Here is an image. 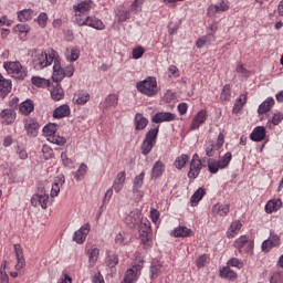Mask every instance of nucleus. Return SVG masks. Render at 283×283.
I'll use <instances>...</instances> for the list:
<instances>
[{
    "label": "nucleus",
    "instance_id": "nucleus-1",
    "mask_svg": "<svg viewBox=\"0 0 283 283\" xmlns=\"http://www.w3.org/2000/svg\"><path fill=\"white\" fill-rule=\"evenodd\" d=\"M54 59H56V51L54 49H46L44 51L38 50L32 52V65L36 71L50 67Z\"/></svg>",
    "mask_w": 283,
    "mask_h": 283
},
{
    "label": "nucleus",
    "instance_id": "nucleus-2",
    "mask_svg": "<svg viewBox=\"0 0 283 283\" xmlns=\"http://www.w3.org/2000/svg\"><path fill=\"white\" fill-rule=\"evenodd\" d=\"M136 90L149 98L156 96L158 92H160V87H158V81L154 76H148L144 81L137 82Z\"/></svg>",
    "mask_w": 283,
    "mask_h": 283
},
{
    "label": "nucleus",
    "instance_id": "nucleus-3",
    "mask_svg": "<svg viewBox=\"0 0 283 283\" xmlns=\"http://www.w3.org/2000/svg\"><path fill=\"white\" fill-rule=\"evenodd\" d=\"M143 264H144L143 256H140V254H137L136 259L132 264V268L126 271L125 277L122 281V283L137 282L138 277H140V272L143 271Z\"/></svg>",
    "mask_w": 283,
    "mask_h": 283
},
{
    "label": "nucleus",
    "instance_id": "nucleus-4",
    "mask_svg": "<svg viewBox=\"0 0 283 283\" xmlns=\"http://www.w3.org/2000/svg\"><path fill=\"white\" fill-rule=\"evenodd\" d=\"M3 67L7 74H9V76H11L12 78H18L19 81H23V78L28 76V71L23 67V65H21V62L19 61L4 62Z\"/></svg>",
    "mask_w": 283,
    "mask_h": 283
},
{
    "label": "nucleus",
    "instance_id": "nucleus-5",
    "mask_svg": "<svg viewBox=\"0 0 283 283\" xmlns=\"http://www.w3.org/2000/svg\"><path fill=\"white\" fill-rule=\"evenodd\" d=\"M233 158V155L231 153H226L222 158L219 160L210 159L208 161V169L210 174H218L220 169H227L229 167V163H231V159Z\"/></svg>",
    "mask_w": 283,
    "mask_h": 283
},
{
    "label": "nucleus",
    "instance_id": "nucleus-6",
    "mask_svg": "<svg viewBox=\"0 0 283 283\" xmlns=\"http://www.w3.org/2000/svg\"><path fill=\"white\" fill-rule=\"evenodd\" d=\"M234 247L239 253H242V249L247 247V253H253V241H249V237L242 235L234 241Z\"/></svg>",
    "mask_w": 283,
    "mask_h": 283
},
{
    "label": "nucleus",
    "instance_id": "nucleus-7",
    "mask_svg": "<svg viewBox=\"0 0 283 283\" xmlns=\"http://www.w3.org/2000/svg\"><path fill=\"white\" fill-rule=\"evenodd\" d=\"M143 218V213L140 210L135 209L124 217V221L128 227H136L140 222V219Z\"/></svg>",
    "mask_w": 283,
    "mask_h": 283
},
{
    "label": "nucleus",
    "instance_id": "nucleus-8",
    "mask_svg": "<svg viewBox=\"0 0 283 283\" xmlns=\"http://www.w3.org/2000/svg\"><path fill=\"white\" fill-rule=\"evenodd\" d=\"M90 229V223H85L84 226H82L77 231H75L73 235V241L76 242V244H83V242H85V240L87 239Z\"/></svg>",
    "mask_w": 283,
    "mask_h": 283
},
{
    "label": "nucleus",
    "instance_id": "nucleus-9",
    "mask_svg": "<svg viewBox=\"0 0 283 283\" xmlns=\"http://www.w3.org/2000/svg\"><path fill=\"white\" fill-rule=\"evenodd\" d=\"M48 202H50V195L48 193H35L31 198L32 207H42V209H48Z\"/></svg>",
    "mask_w": 283,
    "mask_h": 283
},
{
    "label": "nucleus",
    "instance_id": "nucleus-10",
    "mask_svg": "<svg viewBox=\"0 0 283 283\" xmlns=\"http://www.w3.org/2000/svg\"><path fill=\"white\" fill-rule=\"evenodd\" d=\"M172 120H176V115L169 112H159L151 117V123L157 125L160 123H171Z\"/></svg>",
    "mask_w": 283,
    "mask_h": 283
},
{
    "label": "nucleus",
    "instance_id": "nucleus-11",
    "mask_svg": "<svg viewBox=\"0 0 283 283\" xmlns=\"http://www.w3.org/2000/svg\"><path fill=\"white\" fill-rule=\"evenodd\" d=\"M280 245V235L272 234L268 240H264L262 242L261 249L264 251V253H269L271 249Z\"/></svg>",
    "mask_w": 283,
    "mask_h": 283
},
{
    "label": "nucleus",
    "instance_id": "nucleus-12",
    "mask_svg": "<svg viewBox=\"0 0 283 283\" xmlns=\"http://www.w3.org/2000/svg\"><path fill=\"white\" fill-rule=\"evenodd\" d=\"M207 120V111L201 109L197 115L193 117L190 129L195 132L196 129H200L201 125H205Z\"/></svg>",
    "mask_w": 283,
    "mask_h": 283
},
{
    "label": "nucleus",
    "instance_id": "nucleus-13",
    "mask_svg": "<svg viewBox=\"0 0 283 283\" xmlns=\"http://www.w3.org/2000/svg\"><path fill=\"white\" fill-rule=\"evenodd\" d=\"M24 129L27 130L28 136L31 138H36L39 134V123L32 118H29L24 123Z\"/></svg>",
    "mask_w": 283,
    "mask_h": 283
},
{
    "label": "nucleus",
    "instance_id": "nucleus-14",
    "mask_svg": "<svg viewBox=\"0 0 283 283\" xmlns=\"http://www.w3.org/2000/svg\"><path fill=\"white\" fill-rule=\"evenodd\" d=\"M14 253L17 258L15 271H21L25 268V258H23V249L20 244H14Z\"/></svg>",
    "mask_w": 283,
    "mask_h": 283
},
{
    "label": "nucleus",
    "instance_id": "nucleus-15",
    "mask_svg": "<svg viewBox=\"0 0 283 283\" xmlns=\"http://www.w3.org/2000/svg\"><path fill=\"white\" fill-rule=\"evenodd\" d=\"M63 185H65V176L60 175L55 178L52 187H51V198H56V196H59V193H61V187H63Z\"/></svg>",
    "mask_w": 283,
    "mask_h": 283
},
{
    "label": "nucleus",
    "instance_id": "nucleus-16",
    "mask_svg": "<svg viewBox=\"0 0 283 283\" xmlns=\"http://www.w3.org/2000/svg\"><path fill=\"white\" fill-rule=\"evenodd\" d=\"M125 180H127V174L125 171L118 172L113 182V189L116 193H120V191H123Z\"/></svg>",
    "mask_w": 283,
    "mask_h": 283
},
{
    "label": "nucleus",
    "instance_id": "nucleus-17",
    "mask_svg": "<svg viewBox=\"0 0 283 283\" xmlns=\"http://www.w3.org/2000/svg\"><path fill=\"white\" fill-rule=\"evenodd\" d=\"M250 138L254 143H262V140L266 138V128H264L263 126L255 127L252 130Z\"/></svg>",
    "mask_w": 283,
    "mask_h": 283
},
{
    "label": "nucleus",
    "instance_id": "nucleus-18",
    "mask_svg": "<svg viewBox=\"0 0 283 283\" xmlns=\"http://www.w3.org/2000/svg\"><path fill=\"white\" fill-rule=\"evenodd\" d=\"M229 10V2L226 0H221L217 4H211L208 8V14L212 15L216 14L217 12H227Z\"/></svg>",
    "mask_w": 283,
    "mask_h": 283
},
{
    "label": "nucleus",
    "instance_id": "nucleus-19",
    "mask_svg": "<svg viewBox=\"0 0 283 283\" xmlns=\"http://www.w3.org/2000/svg\"><path fill=\"white\" fill-rule=\"evenodd\" d=\"M4 125H12L17 120V113L12 108H6L0 114Z\"/></svg>",
    "mask_w": 283,
    "mask_h": 283
},
{
    "label": "nucleus",
    "instance_id": "nucleus-20",
    "mask_svg": "<svg viewBox=\"0 0 283 283\" xmlns=\"http://www.w3.org/2000/svg\"><path fill=\"white\" fill-rule=\"evenodd\" d=\"M134 123L136 132H142L143 129H145V127H147V125H149V119L147 117H144L143 114L137 113L135 115Z\"/></svg>",
    "mask_w": 283,
    "mask_h": 283
},
{
    "label": "nucleus",
    "instance_id": "nucleus-21",
    "mask_svg": "<svg viewBox=\"0 0 283 283\" xmlns=\"http://www.w3.org/2000/svg\"><path fill=\"white\" fill-rule=\"evenodd\" d=\"M101 255V250L96 245H92L87 250L88 264L90 266H94L96 262H98V256Z\"/></svg>",
    "mask_w": 283,
    "mask_h": 283
},
{
    "label": "nucleus",
    "instance_id": "nucleus-22",
    "mask_svg": "<svg viewBox=\"0 0 283 283\" xmlns=\"http://www.w3.org/2000/svg\"><path fill=\"white\" fill-rule=\"evenodd\" d=\"M88 28H93L94 30H105V23L103 20L96 17H86V24Z\"/></svg>",
    "mask_w": 283,
    "mask_h": 283
},
{
    "label": "nucleus",
    "instance_id": "nucleus-23",
    "mask_svg": "<svg viewBox=\"0 0 283 283\" xmlns=\"http://www.w3.org/2000/svg\"><path fill=\"white\" fill-rule=\"evenodd\" d=\"M12 90V81L3 78L0 74V95L8 96Z\"/></svg>",
    "mask_w": 283,
    "mask_h": 283
},
{
    "label": "nucleus",
    "instance_id": "nucleus-24",
    "mask_svg": "<svg viewBox=\"0 0 283 283\" xmlns=\"http://www.w3.org/2000/svg\"><path fill=\"white\" fill-rule=\"evenodd\" d=\"M73 10L77 14H83L84 12H90L92 10V0L82 1L73 6Z\"/></svg>",
    "mask_w": 283,
    "mask_h": 283
},
{
    "label": "nucleus",
    "instance_id": "nucleus-25",
    "mask_svg": "<svg viewBox=\"0 0 283 283\" xmlns=\"http://www.w3.org/2000/svg\"><path fill=\"white\" fill-rule=\"evenodd\" d=\"M70 106L67 104H63L54 109L53 118H66V116H70Z\"/></svg>",
    "mask_w": 283,
    "mask_h": 283
},
{
    "label": "nucleus",
    "instance_id": "nucleus-26",
    "mask_svg": "<svg viewBox=\"0 0 283 283\" xmlns=\"http://www.w3.org/2000/svg\"><path fill=\"white\" fill-rule=\"evenodd\" d=\"M19 109L23 116H30L34 112V103H32V99H25L20 104Z\"/></svg>",
    "mask_w": 283,
    "mask_h": 283
},
{
    "label": "nucleus",
    "instance_id": "nucleus-27",
    "mask_svg": "<svg viewBox=\"0 0 283 283\" xmlns=\"http://www.w3.org/2000/svg\"><path fill=\"white\" fill-rule=\"evenodd\" d=\"M282 208V199H272L266 202L265 211L268 213H274V211H279Z\"/></svg>",
    "mask_w": 283,
    "mask_h": 283
},
{
    "label": "nucleus",
    "instance_id": "nucleus-28",
    "mask_svg": "<svg viewBox=\"0 0 283 283\" xmlns=\"http://www.w3.org/2000/svg\"><path fill=\"white\" fill-rule=\"evenodd\" d=\"M229 205L227 203H217L212 207V213L213 216H221L224 217L229 213Z\"/></svg>",
    "mask_w": 283,
    "mask_h": 283
},
{
    "label": "nucleus",
    "instance_id": "nucleus-29",
    "mask_svg": "<svg viewBox=\"0 0 283 283\" xmlns=\"http://www.w3.org/2000/svg\"><path fill=\"white\" fill-rule=\"evenodd\" d=\"M273 105H275V99H273V97H268L260 104L258 114H266V112H271V107H273Z\"/></svg>",
    "mask_w": 283,
    "mask_h": 283
},
{
    "label": "nucleus",
    "instance_id": "nucleus-30",
    "mask_svg": "<svg viewBox=\"0 0 283 283\" xmlns=\"http://www.w3.org/2000/svg\"><path fill=\"white\" fill-rule=\"evenodd\" d=\"M165 174V164L160 160L156 161L151 169V178H160Z\"/></svg>",
    "mask_w": 283,
    "mask_h": 283
},
{
    "label": "nucleus",
    "instance_id": "nucleus-31",
    "mask_svg": "<svg viewBox=\"0 0 283 283\" xmlns=\"http://www.w3.org/2000/svg\"><path fill=\"white\" fill-rule=\"evenodd\" d=\"M200 171H202V164L190 163L188 178H190L191 180H196V178L200 176Z\"/></svg>",
    "mask_w": 283,
    "mask_h": 283
},
{
    "label": "nucleus",
    "instance_id": "nucleus-32",
    "mask_svg": "<svg viewBox=\"0 0 283 283\" xmlns=\"http://www.w3.org/2000/svg\"><path fill=\"white\" fill-rule=\"evenodd\" d=\"M33 15L34 11L32 9H23L18 12V20L21 21V23H25V21H30Z\"/></svg>",
    "mask_w": 283,
    "mask_h": 283
},
{
    "label": "nucleus",
    "instance_id": "nucleus-33",
    "mask_svg": "<svg viewBox=\"0 0 283 283\" xmlns=\"http://www.w3.org/2000/svg\"><path fill=\"white\" fill-rule=\"evenodd\" d=\"M189 235H191V229H189L185 226H179L178 228H175V230H174L175 238H189Z\"/></svg>",
    "mask_w": 283,
    "mask_h": 283
},
{
    "label": "nucleus",
    "instance_id": "nucleus-34",
    "mask_svg": "<svg viewBox=\"0 0 283 283\" xmlns=\"http://www.w3.org/2000/svg\"><path fill=\"white\" fill-rule=\"evenodd\" d=\"M118 105V95L116 94H109L103 104V107L105 109H109V107H116Z\"/></svg>",
    "mask_w": 283,
    "mask_h": 283
},
{
    "label": "nucleus",
    "instance_id": "nucleus-35",
    "mask_svg": "<svg viewBox=\"0 0 283 283\" xmlns=\"http://www.w3.org/2000/svg\"><path fill=\"white\" fill-rule=\"evenodd\" d=\"M137 224H139V234L151 233V223L147 220V218L142 217Z\"/></svg>",
    "mask_w": 283,
    "mask_h": 283
},
{
    "label": "nucleus",
    "instance_id": "nucleus-36",
    "mask_svg": "<svg viewBox=\"0 0 283 283\" xmlns=\"http://www.w3.org/2000/svg\"><path fill=\"white\" fill-rule=\"evenodd\" d=\"M240 229H242V222L240 220L233 221L228 231V238H235Z\"/></svg>",
    "mask_w": 283,
    "mask_h": 283
},
{
    "label": "nucleus",
    "instance_id": "nucleus-37",
    "mask_svg": "<svg viewBox=\"0 0 283 283\" xmlns=\"http://www.w3.org/2000/svg\"><path fill=\"white\" fill-rule=\"evenodd\" d=\"M220 276L224 280H235L238 277V274L231 270V268L226 266L220 271Z\"/></svg>",
    "mask_w": 283,
    "mask_h": 283
},
{
    "label": "nucleus",
    "instance_id": "nucleus-38",
    "mask_svg": "<svg viewBox=\"0 0 283 283\" xmlns=\"http://www.w3.org/2000/svg\"><path fill=\"white\" fill-rule=\"evenodd\" d=\"M140 242L144 244V249H149L154 241L151 240V232H145L139 234Z\"/></svg>",
    "mask_w": 283,
    "mask_h": 283
},
{
    "label": "nucleus",
    "instance_id": "nucleus-39",
    "mask_svg": "<svg viewBox=\"0 0 283 283\" xmlns=\"http://www.w3.org/2000/svg\"><path fill=\"white\" fill-rule=\"evenodd\" d=\"M73 99L75 101V103H77V105H85V103H87V101H90V93L80 92V93L75 94Z\"/></svg>",
    "mask_w": 283,
    "mask_h": 283
},
{
    "label": "nucleus",
    "instance_id": "nucleus-40",
    "mask_svg": "<svg viewBox=\"0 0 283 283\" xmlns=\"http://www.w3.org/2000/svg\"><path fill=\"white\" fill-rule=\"evenodd\" d=\"M158 132H159V126H155L154 128H150L146 133L145 139L156 144V140L158 138Z\"/></svg>",
    "mask_w": 283,
    "mask_h": 283
},
{
    "label": "nucleus",
    "instance_id": "nucleus-41",
    "mask_svg": "<svg viewBox=\"0 0 283 283\" xmlns=\"http://www.w3.org/2000/svg\"><path fill=\"white\" fill-rule=\"evenodd\" d=\"M116 17H117V20L120 23H123L127 19H129V11H127V9H125V7H118L116 10Z\"/></svg>",
    "mask_w": 283,
    "mask_h": 283
},
{
    "label": "nucleus",
    "instance_id": "nucleus-42",
    "mask_svg": "<svg viewBox=\"0 0 283 283\" xmlns=\"http://www.w3.org/2000/svg\"><path fill=\"white\" fill-rule=\"evenodd\" d=\"M247 103V94L240 95V97L237 99V103L233 106V114H239V112L244 107V104Z\"/></svg>",
    "mask_w": 283,
    "mask_h": 283
},
{
    "label": "nucleus",
    "instance_id": "nucleus-43",
    "mask_svg": "<svg viewBox=\"0 0 283 283\" xmlns=\"http://www.w3.org/2000/svg\"><path fill=\"white\" fill-rule=\"evenodd\" d=\"M87 174V165L82 164L80 165L78 169L73 172V176L75 178V180H83V178H85V175Z\"/></svg>",
    "mask_w": 283,
    "mask_h": 283
},
{
    "label": "nucleus",
    "instance_id": "nucleus-44",
    "mask_svg": "<svg viewBox=\"0 0 283 283\" xmlns=\"http://www.w3.org/2000/svg\"><path fill=\"white\" fill-rule=\"evenodd\" d=\"M56 134V125L48 124L43 127V135L49 139L52 138Z\"/></svg>",
    "mask_w": 283,
    "mask_h": 283
},
{
    "label": "nucleus",
    "instance_id": "nucleus-45",
    "mask_svg": "<svg viewBox=\"0 0 283 283\" xmlns=\"http://www.w3.org/2000/svg\"><path fill=\"white\" fill-rule=\"evenodd\" d=\"M31 82L33 85H35V87H48V85H50V80H45L39 76H33Z\"/></svg>",
    "mask_w": 283,
    "mask_h": 283
},
{
    "label": "nucleus",
    "instance_id": "nucleus-46",
    "mask_svg": "<svg viewBox=\"0 0 283 283\" xmlns=\"http://www.w3.org/2000/svg\"><path fill=\"white\" fill-rule=\"evenodd\" d=\"M6 269H8V261H4L0 266V282L1 283L10 282V277L8 276V273L6 272Z\"/></svg>",
    "mask_w": 283,
    "mask_h": 283
},
{
    "label": "nucleus",
    "instance_id": "nucleus-47",
    "mask_svg": "<svg viewBox=\"0 0 283 283\" xmlns=\"http://www.w3.org/2000/svg\"><path fill=\"white\" fill-rule=\"evenodd\" d=\"M143 3H145V0H134L130 4L129 12L138 14V12L143 11Z\"/></svg>",
    "mask_w": 283,
    "mask_h": 283
},
{
    "label": "nucleus",
    "instance_id": "nucleus-48",
    "mask_svg": "<svg viewBox=\"0 0 283 283\" xmlns=\"http://www.w3.org/2000/svg\"><path fill=\"white\" fill-rule=\"evenodd\" d=\"M187 163H189V156L182 154L181 156L176 158L175 167H176V169H182V167H185V165H187Z\"/></svg>",
    "mask_w": 283,
    "mask_h": 283
},
{
    "label": "nucleus",
    "instance_id": "nucleus-49",
    "mask_svg": "<svg viewBox=\"0 0 283 283\" xmlns=\"http://www.w3.org/2000/svg\"><path fill=\"white\" fill-rule=\"evenodd\" d=\"M145 182V171H142L133 180V189H140Z\"/></svg>",
    "mask_w": 283,
    "mask_h": 283
},
{
    "label": "nucleus",
    "instance_id": "nucleus-50",
    "mask_svg": "<svg viewBox=\"0 0 283 283\" xmlns=\"http://www.w3.org/2000/svg\"><path fill=\"white\" fill-rule=\"evenodd\" d=\"M63 96H64L63 88L61 86H59V84H57L51 91V97L53 98V101H61L63 98Z\"/></svg>",
    "mask_w": 283,
    "mask_h": 283
},
{
    "label": "nucleus",
    "instance_id": "nucleus-51",
    "mask_svg": "<svg viewBox=\"0 0 283 283\" xmlns=\"http://www.w3.org/2000/svg\"><path fill=\"white\" fill-rule=\"evenodd\" d=\"M163 269V265L158 262H153L151 265H150V277L151 280L156 279L160 271Z\"/></svg>",
    "mask_w": 283,
    "mask_h": 283
},
{
    "label": "nucleus",
    "instance_id": "nucleus-52",
    "mask_svg": "<svg viewBox=\"0 0 283 283\" xmlns=\"http://www.w3.org/2000/svg\"><path fill=\"white\" fill-rule=\"evenodd\" d=\"M205 150L208 158H212V156L216 155V144L213 143V140L207 142V144L205 145Z\"/></svg>",
    "mask_w": 283,
    "mask_h": 283
},
{
    "label": "nucleus",
    "instance_id": "nucleus-53",
    "mask_svg": "<svg viewBox=\"0 0 283 283\" xmlns=\"http://www.w3.org/2000/svg\"><path fill=\"white\" fill-rule=\"evenodd\" d=\"M211 41H213V34L212 33H210V34H208V35H203V36H201L198 41H197V43H196V45H197V48H205V45H207V43H211Z\"/></svg>",
    "mask_w": 283,
    "mask_h": 283
},
{
    "label": "nucleus",
    "instance_id": "nucleus-54",
    "mask_svg": "<svg viewBox=\"0 0 283 283\" xmlns=\"http://www.w3.org/2000/svg\"><path fill=\"white\" fill-rule=\"evenodd\" d=\"M154 144L153 142H149V139H144L143 144H142V154L144 156H147V154H149L151 151V149H154Z\"/></svg>",
    "mask_w": 283,
    "mask_h": 283
},
{
    "label": "nucleus",
    "instance_id": "nucleus-55",
    "mask_svg": "<svg viewBox=\"0 0 283 283\" xmlns=\"http://www.w3.org/2000/svg\"><path fill=\"white\" fill-rule=\"evenodd\" d=\"M48 140H49V143H52L53 145H59L60 147H63V145H65V143H67L65 137H61V136L56 135V133L53 135V137H50Z\"/></svg>",
    "mask_w": 283,
    "mask_h": 283
},
{
    "label": "nucleus",
    "instance_id": "nucleus-56",
    "mask_svg": "<svg viewBox=\"0 0 283 283\" xmlns=\"http://www.w3.org/2000/svg\"><path fill=\"white\" fill-rule=\"evenodd\" d=\"M205 193H207V191H205L203 188H199V189L191 196V202H200V200H202V198H205Z\"/></svg>",
    "mask_w": 283,
    "mask_h": 283
},
{
    "label": "nucleus",
    "instance_id": "nucleus-57",
    "mask_svg": "<svg viewBox=\"0 0 283 283\" xmlns=\"http://www.w3.org/2000/svg\"><path fill=\"white\" fill-rule=\"evenodd\" d=\"M61 160L64 165V167H67V169H73L74 168V161L67 157V153H62L61 154Z\"/></svg>",
    "mask_w": 283,
    "mask_h": 283
},
{
    "label": "nucleus",
    "instance_id": "nucleus-58",
    "mask_svg": "<svg viewBox=\"0 0 283 283\" xmlns=\"http://www.w3.org/2000/svg\"><path fill=\"white\" fill-rule=\"evenodd\" d=\"M52 78L55 83H61V81L65 78V71L63 69H60V71H53Z\"/></svg>",
    "mask_w": 283,
    "mask_h": 283
},
{
    "label": "nucleus",
    "instance_id": "nucleus-59",
    "mask_svg": "<svg viewBox=\"0 0 283 283\" xmlns=\"http://www.w3.org/2000/svg\"><path fill=\"white\" fill-rule=\"evenodd\" d=\"M143 54H145V48L137 46L133 49L132 56L135 59V61H138V59H143Z\"/></svg>",
    "mask_w": 283,
    "mask_h": 283
},
{
    "label": "nucleus",
    "instance_id": "nucleus-60",
    "mask_svg": "<svg viewBox=\"0 0 283 283\" xmlns=\"http://www.w3.org/2000/svg\"><path fill=\"white\" fill-rule=\"evenodd\" d=\"M106 264L109 266V269H114L118 264V255L116 254H111L106 259Z\"/></svg>",
    "mask_w": 283,
    "mask_h": 283
},
{
    "label": "nucleus",
    "instance_id": "nucleus-61",
    "mask_svg": "<svg viewBox=\"0 0 283 283\" xmlns=\"http://www.w3.org/2000/svg\"><path fill=\"white\" fill-rule=\"evenodd\" d=\"M14 31L19 32V34L25 36V34H28V32H30V27H28V24H17L14 27Z\"/></svg>",
    "mask_w": 283,
    "mask_h": 283
},
{
    "label": "nucleus",
    "instance_id": "nucleus-62",
    "mask_svg": "<svg viewBox=\"0 0 283 283\" xmlns=\"http://www.w3.org/2000/svg\"><path fill=\"white\" fill-rule=\"evenodd\" d=\"M221 98H223V101H229V98H231V85L226 84L223 86V91L221 93Z\"/></svg>",
    "mask_w": 283,
    "mask_h": 283
},
{
    "label": "nucleus",
    "instance_id": "nucleus-63",
    "mask_svg": "<svg viewBox=\"0 0 283 283\" xmlns=\"http://www.w3.org/2000/svg\"><path fill=\"white\" fill-rule=\"evenodd\" d=\"M38 24L40 25V28H45V25H48V13L42 12L39 14Z\"/></svg>",
    "mask_w": 283,
    "mask_h": 283
},
{
    "label": "nucleus",
    "instance_id": "nucleus-64",
    "mask_svg": "<svg viewBox=\"0 0 283 283\" xmlns=\"http://www.w3.org/2000/svg\"><path fill=\"white\" fill-rule=\"evenodd\" d=\"M127 242V234L125 232H119L116 237H115V243L120 245V244H125Z\"/></svg>",
    "mask_w": 283,
    "mask_h": 283
}]
</instances>
